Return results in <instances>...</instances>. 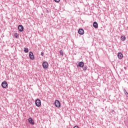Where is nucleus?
Returning <instances> with one entry per match:
<instances>
[{
	"label": "nucleus",
	"instance_id": "nucleus-16",
	"mask_svg": "<svg viewBox=\"0 0 128 128\" xmlns=\"http://www.w3.org/2000/svg\"><path fill=\"white\" fill-rule=\"evenodd\" d=\"M60 56H64V52L62 51V50H60Z\"/></svg>",
	"mask_w": 128,
	"mask_h": 128
},
{
	"label": "nucleus",
	"instance_id": "nucleus-11",
	"mask_svg": "<svg viewBox=\"0 0 128 128\" xmlns=\"http://www.w3.org/2000/svg\"><path fill=\"white\" fill-rule=\"evenodd\" d=\"M18 28L20 32H24V26L22 25H19Z\"/></svg>",
	"mask_w": 128,
	"mask_h": 128
},
{
	"label": "nucleus",
	"instance_id": "nucleus-7",
	"mask_svg": "<svg viewBox=\"0 0 128 128\" xmlns=\"http://www.w3.org/2000/svg\"><path fill=\"white\" fill-rule=\"evenodd\" d=\"M118 58L119 60H122L124 58V54L122 52H118Z\"/></svg>",
	"mask_w": 128,
	"mask_h": 128
},
{
	"label": "nucleus",
	"instance_id": "nucleus-20",
	"mask_svg": "<svg viewBox=\"0 0 128 128\" xmlns=\"http://www.w3.org/2000/svg\"><path fill=\"white\" fill-rule=\"evenodd\" d=\"M74 128H78V126H74Z\"/></svg>",
	"mask_w": 128,
	"mask_h": 128
},
{
	"label": "nucleus",
	"instance_id": "nucleus-19",
	"mask_svg": "<svg viewBox=\"0 0 128 128\" xmlns=\"http://www.w3.org/2000/svg\"><path fill=\"white\" fill-rule=\"evenodd\" d=\"M56 2H60V0H54Z\"/></svg>",
	"mask_w": 128,
	"mask_h": 128
},
{
	"label": "nucleus",
	"instance_id": "nucleus-9",
	"mask_svg": "<svg viewBox=\"0 0 128 128\" xmlns=\"http://www.w3.org/2000/svg\"><path fill=\"white\" fill-rule=\"evenodd\" d=\"M78 66H79V68H84V64L83 62H80L78 63Z\"/></svg>",
	"mask_w": 128,
	"mask_h": 128
},
{
	"label": "nucleus",
	"instance_id": "nucleus-6",
	"mask_svg": "<svg viewBox=\"0 0 128 128\" xmlns=\"http://www.w3.org/2000/svg\"><path fill=\"white\" fill-rule=\"evenodd\" d=\"M78 34L80 35L84 34V30L82 28H80L78 30Z\"/></svg>",
	"mask_w": 128,
	"mask_h": 128
},
{
	"label": "nucleus",
	"instance_id": "nucleus-5",
	"mask_svg": "<svg viewBox=\"0 0 128 128\" xmlns=\"http://www.w3.org/2000/svg\"><path fill=\"white\" fill-rule=\"evenodd\" d=\"M42 66L44 68H48V63L46 62H44L42 63Z\"/></svg>",
	"mask_w": 128,
	"mask_h": 128
},
{
	"label": "nucleus",
	"instance_id": "nucleus-18",
	"mask_svg": "<svg viewBox=\"0 0 128 128\" xmlns=\"http://www.w3.org/2000/svg\"><path fill=\"white\" fill-rule=\"evenodd\" d=\"M44 52H41L40 56H44Z\"/></svg>",
	"mask_w": 128,
	"mask_h": 128
},
{
	"label": "nucleus",
	"instance_id": "nucleus-2",
	"mask_svg": "<svg viewBox=\"0 0 128 128\" xmlns=\"http://www.w3.org/2000/svg\"><path fill=\"white\" fill-rule=\"evenodd\" d=\"M8 86V82L6 81H4L2 83V88H6Z\"/></svg>",
	"mask_w": 128,
	"mask_h": 128
},
{
	"label": "nucleus",
	"instance_id": "nucleus-14",
	"mask_svg": "<svg viewBox=\"0 0 128 128\" xmlns=\"http://www.w3.org/2000/svg\"><path fill=\"white\" fill-rule=\"evenodd\" d=\"M124 94H125L127 98H128V92H126V89H124Z\"/></svg>",
	"mask_w": 128,
	"mask_h": 128
},
{
	"label": "nucleus",
	"instance_id": "nucleus-17",
	"mask_svg": "<svg viewBox=\"0 0 128 128\" xmlns=\"http://www.w3.org/2000/svg\"><path fill=\"white\" fill-rule=\"evenodd\" d=\"M88 68V66H84L83 68V70H86V69Z\"/></svg>",
	"mask_w": 128,
	"mask_h": 128
},
{
	"label": "nucleus",
	"instance_id": "nucleus-1",
	"mask_svg": "<svg viewBox=\"0 0 128 128\" xmlns=\"http://www.w3.org/2000/svg\"><path fill=\"white\" fill-rule=\"evenodd\" d=\"M35 104L36 106H42V102L40 99L36 100L35 101Z\"/></svg>",
	"mask_w": 128,
	"mask_h": 128
},
{
	"label": "nucleus",
	"instance_id": "nucleus-12",
	"mask_svg": "<svg viewBox=\"0 0 128 128\" xmlns=\"http://www.w3.org/2000/svg\"><path fill=\"white\" fill-rule=\"evenodd\" d=\"M120 39L122 40V42H124V40H126V38L124 36H122Z\"/></svg>",
	"mask_w": 128,
	"mask_h": 128
},
{
	"label": "nucleus",
	"instance_id": "nucleus-13",
	"mask_svg": "<svg viewBox=\"0 0 128 128\" xmlns=\"http://www.w3.org/2000/svg\"><path fill=\"white\" fill-rule=\"evenodd\" d=\"M14 36L16 38H18V36H20V35L17 32L14 33Z\"/></svg>",
	"mask_w": 128,
	"mask_h": 128
},
{
	"label": "nucleus",
	"instance_id": "nucleus-15",
	"mask_svg": "<svg viewBox=\"0 0 128 128\" xmlns=\"http://www.w3.org/2000/svg\"><path fill=\"white\" fill-rule=\"evenodd\" d=\"M24 52H28V48H24Z\"/></svg>",
	"mask_w": 128,
	"mask_h": 128
},
{
	"label": "nucleus",
	"instance_id": "nucleus-8",
	"mask_svg": "<svg viewBox=\"0 0 128 128\" xmlns=\"http://www.w3.org/2000/svg\"><path fill=\"white\" fill-rule=\"evenodd\" d=\"M28 122L30 124H32V125L34 124V120H32V118H28Z\"/></svg>",
	"mask_w": 128,
	"mask_h": 128
},
{
	"label": "nucleus",
	"instance_id": "nucleus-3",
	"mask_svg": "<svg viewBox=\"0 0 128 128\" xmlns=\"http://www.w3.org/2000/svg\"><path fill=\"white\" fill-rule=\"evenodd\" d=\"M54 105L56 108H60V102L58 100H55Z\"/></svg>",
	"mask_w": 128,
	"mask_h": 128
},
{
	"label": "nucleus",
	"instance_id": "nucleus-4",
	"mask_svg": "<svg viewBox=\"0 0 128 128\" xmlns=\"http://www.w3.org/2000/svg\"><path fill=\"white\" fill-rule=\"evenodd\" d=\"M29 58L32 60H34V53H32V52H30L29 53Z\"/></svg>",
	"mask_w": 128,
	"mask_h": 128
},
{
	"label": "nucleus",
	"instance_id": "nucleus-10",
	"mask_svg": "<svg viewBox=\"0 0 128 128\" xmlns=\"http://www.w3.org/2000/svg\"><path fill=\"white\" fill-rule=\"evenodd\" d=\"M93 26H94V28H98V22H94Z\"/></svg>",
	"mask_w": 128,
	"mask_h": 128
}]
</instances>
